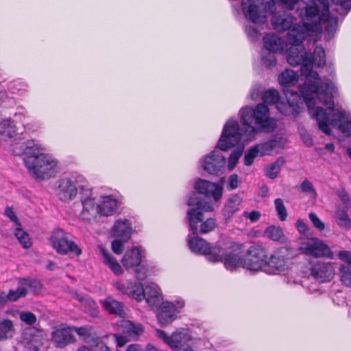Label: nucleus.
<instances>
[{
    "instance_id": "f257e3e1",
    "label": "nucleus",
    "mask_w": 351,
    "mask_h": 351,
    "mask_svg": "<svg viewBox=\"0 0 351 351\" xmlns=\"http://www.w3.org/2000/svg\"><path fill=\"white\" fill-rule=\"evenodd\" d=\"M327 11V4L324 0H313L308 4L305 10L300 12L302 26L294 27L289 32L287 43L274 34L264 36V49L272 52L287 51V59L289 64H301V75L305 82L300 90L305 101L308 112L315 119L319 128L323 132H328L326 120H329L330 113L334 117L329 123H337V120L346 119L350 123L351 116L343 112L334 110L333 97L337 92L334 82L330 80L322 81L318 73L313 71V65L317 67L325 64V51L322 47L317 46L313 55H308L302 42L306 39L316 42L322 35L321 23L324 21Z\"/></svg>"
},
{
    "instance_id": "f03ea898",
    "label": "nucleus",
    "mask_w": 351,
    "mask_h": 351,
    "mask_svg": "<svg viewBox=\"0 0 351 351\" xmlns=\"http://www.w3.org/2000/svg\"><path fill=\"white\" fill-rule=\"evenodd\" d=\"M114 286L123 294L128 295L138 302L145 299L147 305L152 308H157L161 304L157 317L159 323L162 326L168 325L174 321L176 315L182 311L185 305L184 301L181 298L174 302H162L160 289L154 282H147L143 287L141 283L120 280L115 282Z\"/></svg>"
},
{
    "instance_id": "7ed1b4c3",
    "label": "nucleus",
    "mask_w": 351,
    "mask_h": 351,
    "mask_svg": "<svg viewBox=\"0 0 351 351\" xmlns=\"http://www.w3.org/2000/svg\"><path fill=\"white\" fill-rule=\"evenodd\" d=\"M45 150L43 145L34 140L19 143L13 148L15 155H25L24 162L29 173L41 180L54 176L59 170L58 160Z\"/></svg>"
},
{
    "instance_id": "20e7f679",
    "label": "nucleus",
    "mask_w": 351,
    "mask_h": 351,
    "mask_svg": "<svg viewBox=\"0 0 351 351\" xmlns=\"http://www.w3.org/2000/svg\"><path fill=\"white\" fill-rule=\"evenodd\" d=\"M241 244L234 243L226 250L224 265L227 269L233 271L242 267L252 271H263L267 265L265 250L260 246H252L245 260L242 258Z\"/></svg>"
},
{
    "instance_id": "39448f33",
    "label": "nucleus",
    "mask_w": 351,
    "mask_h": 351,
    "mask_svg": "<svg viewBox=\"0 0 351 351\" xmlns=\"http://www.w3.org/2000/svg\"><path fill=\"white\" fill-rule=\"evenodd\" d=\"M239 114L242 128L239 126V129L244 139L253 140L260 130L271 131L276 128V121L270 117L269 109L265 104H258L254 109L247 106L243 108Z\"/></svg>"
},
{
    "instance_id": "423d86ee",
    "label": "nucleus",
    "mask_w": 351,
    "mask_h": 351,
    "mask_svg": "<svg viewBox=\"0 0 351 351\" xmlns=\"http://www.w3.org/2000/svg\"><path fill=\"white\" fill-rule=\"evenodd\" d=\"M187 204L189 206H193L188 210L187 218L190 230L194 234H206L215 228V220L210 218L203 221L202 213V211L213 210L214 205L213 204L201 199L199 195L195 193L189 197Z\"/></svg>"
},
{
    "instance_id": "0eeeda50",
    "label": "nucleus",
    "mask_w": 351,
    "mask_h": 351,
    "mask_svg": "<svg viewBox=\"0 0 351 351\" xmlns=\"http://www.w3.org/2000/svg\"><path fill=\"white\" fill-rule=\"evenodd\" d=\"M244 136L239 132V124L237 121L230 119L224 125L222 134L218 141V147L221 150L237 146L235 150L230 156L228 160V168L232 170L236 166L239 158L241 157L245 146V143L252 141L244 139Z\"/></svg>"
},
{
    "instance_id": "6e6552de",
    "label": "nucleus",
    "mask_w": 351,
    "mask_h": 351,
    "mask_svg": "<svg viewBox=\"0 0 351 351\" xmlns=\"http://www.w3.org/2000/svg\"><path fill=\"white\" fill-rule=\"evenodd\" d=\"M78 191L80 194L85 192L86 195H89L90 193L87 180L77 173L66 175L58 181L57 195L62 202H69L74 199Z\"/></svg>"
},
{
    "instance_id": "1a4fd4ad",
    "label": "nucleus",
    "mask_w": 351,
    "mask_h": 351,
    "mask_svg": "<svg viewBox=\"0 0 351 351\" xmlns=\"http://www.w3.org/2000/svg\"><path fill=\"white\" fill-rule=\"evenodd\" d=\"M313 0H311L308 3H306V6L308 4H310ZM324 2L327 4V12L326 14V17L324 21H322L321 28L322 29V25H324L326 36L328 39H330L332 37L334 33L336 31L337 26V19L336 17L333 16H330L328 12V0H324ZM306 8L300 9L298 11V16H300V12L302 10H305ZM300 17V16H299ZM300 19V21L298 23H295V18L291 15L284 14L282 16H274L271 19V23L273 27L277 31H285L287 29H289V31L293 29L294 27H297L299 25L302 26V21Z\"/></svg>"
},
{
    "instance_id": "9d476101",
    "label": "nucleus",
    "mask_w": 351,
    "mask_h": 351,
    "mask_svg": "<svg viewBox=\"0 0 351 351\" xmlns=\"http://www.w3.org/2000/svg\"><path fill=\"white\" fill-rule=\"evenodd\" d=\"M242 10L247 19L254 24L261 25L267 21V16L273 14L276 8L274 1L243 0Z\"/></svg>"
},
{
    "instance_id": "9b49d317",
    "label": "nucleus",
    "mask_w": 351,
    "mask_h": 351,
    "mask_svg": "<svg viewBox=\"0 0 351 351\" xmlns=\"http://www.w3.org/2000/svg\"><path fill=\"white\" fill-rule=\"evenodd\" d=\"M285 95L287 103L278 101V92L274 89H269L265 92L263 100L268 104H276V108L283 114L295 117L300 111L302 98L297 93L293 92L287 91Z\"/></svg>"
},
{
    "instance_id": "f8f14e48",
    "label": "nucleus",
    "mask_w": 351,
    "mask_h": 351,
    "mask_svg": "<svg viewBox=\"0 0 351 351\" xmlns=\"http://www.w3.org/2000/svg\"><path fill=\"white\" fill-rule=\"evenodd\" d=\"M286 144V140L281 136H276L273 139L256 145L250 148L245 154L244 162L246 165L253 163L254 159L259 156L272 155L282 149Z\"/></svg>"
},
{
    "instance_id": "ddd939ff",
    "label": "nucleus",
    "mask_w": 351,
    "mask_h": 351,
    "mask_svg": "<svg viewBox=\"0 0 351 351\" xmlns=\"http://www.w3.org/2000/svg\"><path fill=\"white\" fill-rule=\"evenodd\" d=\"M188 245L193 252L206 255L208 259L214 263L224 262L226 250L228 248V247L223 248L218 245L211 246L206 241L197 237L189 238Z\"/></svg>"
},
{
    "instance_id": "4468645a",
    "label": "nucleus",
    "mask_w": 351,
    "mask_h": 351,
    "mask_svg": "<svg viewBox=\"0 0 351 351\" xmlns=\"http://www.w3.org/2000/svg\"><path fill=\"white\" fill-rule=\"evenodd\" d=\"M156 335L162 339L169 347L173 349H178L183 351H193V341L189 331L181 328L168 336L164 331L156 330Z\"/></svg>"
},
{
    "instance_id": "2eb2a0df",
    "label": "nucleus",
    "mask_w": 351,
    "mask_h": 351,
    "mask_svg": "<svg viewBox=\"0 0 351 351\" xmlns=\"http://www.w3.org/2000/svg\"><path fill=\"white\" fill-rule=\"evenodd\" d=\"M49 243L60 254H73L79 256L82 254L80 247L73 241L69 239L68 234L62 229L53 231L49 238Z\"/></svg>"
},
{
    "instance_id": "dca6fc26",
    "label": "nucleus",
    "mask_w": 351,
    "mask_h": 351,
    "mask_svg": "<svg viewBox=\"0 0 351 351\" xmlns=\"http://www.w3.org/2000/svg\"><path fill=\"white\" fill-rule=\"evenodd\" d=\"M299 250L303 254L315 258H333V253L330 248L324 241L317 238H311L302 241Z\"/></svg>"
},
{
    "instance_id": "f3484780",
    "label": "nucleus",
    "mask_w": 351,
    "mask_h": 351,
    "mask_svg": "<svg viewBox=\"0 0 351 351\" xmlns=\"http://www.w3.org/2000/svg\"><path fill=\"white\" fill-rule=\"evenodd\" d=\"M289 267V261L285 258L282 249L275 252L269 259L267 258L265 272L269 274H280L287 271Z\"/></svg>"
},
{
    "instance_id": "a211bd4d",
    "label": "nucleus",
    "mask_w": 351,
    "mask_h": 351,
    "mask_svg": "<svg viewBox=\"0 0 351 351\" xmlns=\"http://www.w3.org/2000/svg\"><path fill=\"white\" fill-rule=\"evenodd\" d=\"M201 163L204 171L210 174H217L225 167L226 160L219 151H213L206 156Z\"/></svg>"
},
{
    "instance_id": "6ab92c4d",
    "label": "nucleus",
    "mask_w": 351,
    "mask_h": 351,
    "mask_svg": "<svg viewBox=\"0 0 351 351\" xmlns=\"http://www.w3.org/2000/svg\"><path fill=\"white\" fill-rule=\"evenodd\" d=\"M40 288L41 284L38 280L23 279L20 281L16 290H11L8 294L5 293V301L6 302L16 301L19 298L25 296L27 291H37Z\"/></svg>"
},
{
    "instance_id": "aec40b11",
    "label": "nucleus",
    "mask_w": 351,
    "mask_h": 351,
    "mask_svg": "<svg viewBox=\"0 0 351 351\" xmlns=\"http://www.w3.org/2000/svg\"><path fill=\"white\" fill-rule=\"evenodd\" d=\"M80 199L83 208L80 214V217L82 220L89 221L95 218L97 214H100L99 206L95 202L91 190L89 195H86L85 192L80 193Z\"/></svg>"
},
{
    "instance_id": "412c9836",
    "label": "nucleus",
    "mask_w": 351,
    "mask_h": 351,
    "mask_svg": "<svg viewBox=\"0 0 351 351\" xmlns=\"http://www.w3.org/2000/svg\"><path fill=\"white\" fill-rule=\"evenodd\" d=\"M72 328L65 324L56 327L51 333V341L56 347L64 348L75 341Z\"/></svg>"
},
{
    "instance_id": "4be33fe9",
    "label": "nucleus",
    "mask_w": 351,
    "mask_h": 351,
    "mask_svg": "<svg viewBox=\"0 0 351 351\" xmlns=\"http://www.w3.org/2000/svg\"><path fill=\"white\" fill-rule=\"evenodd\" d=\"M195 189L199 193L204 194L207 197H212L218 201L222 195V183L215 184L204 180H199L195 184Z\"/></svg>"
},
{
    "instance_id": "5701e85b",
    "label": "nucleus",
    "mask_w": 351,
    "mask_h": 351,
    "mask_svg": "<svg viewBox=\"0 0 351 351\" xmlns=\"http://www.w3.org/2000/svg\"><path fill=\"white\" fill-rule=\"evenodd\" d=\"M311 275L320 282L330 280L335 275L333 264L319 262L312 267Z\"/></svg>"
},
{
    "instance_id": "b1692460",
    "label": "nucleus",
    "mask_w": 351,
    "mask_h": 351,
    "mask_svg": "<svg viewBox=\"0 0 351 351\" xmlns=\"http://www.w3.org/2000/svg\"><path fill=\"white\" fill-rule=\"evenodd\" d=\"M98 252L101 256L102 263L116 276L122 275L123 269L117 258L103 246H98Z\"/></svg>"
},
{
    "instance_id": "393cba45",
    "label": "nucleus",
    "mask_w": 351,
    "mask_h": 351,
    "mask_svg": "<svg viewBox=\"0 0 351 351\" xmlns=\"http://www.w3.org/2000/svg\"><path fill=\"white\" fill-rule=\"evenodd\" d=\"M141 250L138 247H133L125 252L121 263L126 269H130L140 265L141 262Z\"/></svg>"
},
{
    "instance_id": "a878e982",
    "label": "nucleus",
    "mask_w": 351,
    "mask_h": 351,
    "mask_svg": "<svg viewBox=\"0 0 351 351\" xmlns=\"http://www.w3.org/2000/svg\"><path fill=\"white\" fill-rule=\"evenodd\" d=\"M132 233V226L126 219L117 220L112 230V235L114 238H120L123 241H128Z\"/></svg>"
},
{
    "instance_id": "bb28decb",
    "label": "nucleus",
    "mask_w": 351,
    "mask_h": 351,
    "mask_svg": "<svg viewBox=\"0 0 351 351\" xmlns=\"http://www.w3.org/2000/svg\"><path fill=\"white\" fill-rule=\"evenodd\" d=\"M118 326L123 332L131 339H136L143 332V328L141 324H134L129 320L121 319Z\"/></svg>"
},
{
    "instance_id": "cd10ccee",
    "label": "nucleus",
    "mask_w": 351,
    "mask_h": 351,
    "mask_svg": "<svg viewBox=\"0 0 351 351\" xmlns=\"http://www.w3.org/2000/svg\"><path fill=\"white\" fill-rule=\"evenodd\" d=\"M348 210L342 208L341 204L336 206L335 217L337 225L346 230H351V218L348 215Z\"/></svg>"
},
{
    "instance_id": "c85d7f7f",
    "label": "nucleus",
    "mask_w": 351,
    "mask_h": 351,
    "mask_svg": "<svg viewBox=\"0 0 351 351\" xmlns=\"http://www.w3.org/2000/svg\"><path fill=\"white\" fill-rule=\"evenodd\" d=\"M241 199L238 195H234L229 199L223 210V214L226 219H230L237 211L239 210Z\"/></svg>"
},
{
    "instance_id": "c756f323",
    "label": "nucleus",
    "mask_w": 351,
    "mask_h": 351,
    "mask_svg": "<svg viewBox=\"0 0 351 351\" xmlns=\"http://www.w3.org/2000/svg\"><path fill=\"white\" fill-rule=\"evenodd\" d=\"M102 305L103 307L110 313L119 315L121 317H123L124 311L122 304L114 300L112 298H107L102 302Z\"/></svg>"
},
{
    "instance_id": "7c9ffc66",
    "label": "nucleus",
    "mask_w": 351,
    "mask_h": 351,
    "mask_svg": "<svg viewBox=\"0 0 351 351\" xmlns=\"http://www.w3.org/2000/svg\"><path fill=\"white\" fill-rule=\"evenodd\" d=\"M99 206V212L101 215L108 216L112 215L117 208V202L111 196H104L102 197V202Z\"/></svg>"
},
{
    "instance_id": "2f4dec72",
    "label": "nucleus",
    "mask_w": 351,
    "mask_h": 351,
    "mask_svg": "<svg viewBox=\"0 0 351 351\" xmlns=\"http://www.w3.org/2000/svg\"><path fill=\"white\" fill-rule=\"evenodd\" d=\"M75 298L82 303L84 311L93 317L98 315V308L95 302L89 298L84 297L78 293H75Z\"/></svg>"
},
{
    "instance_id": "473e14b6",
    "label": "nucleus",
    "mask_w": 351,
    "mask_h": 351,
    "mask_svg": "<svg viewBox=\"0 0 351 351\" xmlns=\"http://www.w3.org/2000/svg\"><path fill=\"white\" fill-rule=\"evenodd\" d=\"M16 133V126L8 118H0V134L5 138H12Z\"/></svg>"
},
{
    "instance_id": "72a5a7b5",
    "label": "nucleus",
    "mask_w": 351,
    "mask_h": 351,
    "mask_svg": "<svg viewBox=\"0 0 351 351\" xmlns=\"http://www.w3.org/2000/svg\"><path fill=\"white\" fill-rule=\"evenodd\" d=\"M298 80V74L293 70L287 69L278 76V82L284 86H291Z\"/></svg>"
},
{
    "instance_id": "f704fd0d",
    "label": "nucleus",
    "mask_w": 351,
    "mask_h": 351,
    "mask_svg": "<svg viewBox=\"0 0 351 351\" xmlns=\"http://www.w3.org/2000/svg\"><path fill=\"white\" fill-rule=\"evenodd\" d=\"M264 236L276 241L283 242L285 239V236L282 228L276 226H271L267 227L264 232Z\"/></svg>"
},
{
    "instance_id": "c9c22d12",
    "label": "nucleus",
    "mask_w": 351,
    "mask_h": 351,
    "mask_svg": "<svg viewBox=\"0 0 351 351\" xmlns=\"http://www.w3.org/2000/svg\"><path fill=\"white\" fill-rule=\"evenodd\" d=\"M14 333L13 324L10 320L3 319L0 321V340L12 337Z\"/></svg>"
},
{
    "instance_id": "e433bc0d",
    "label": "nucleus",
    "mask_w": 351,
    "mask_h": 351,
    "mask_svg": "<svg viewBox=\"0 0 351 351\" xmlns=\"http://www.w3.org/2000/svg\"><path fill=\"white\" fill-rule=\"evenodd\" d=\"M14 235L24 248H29L32 246V243L29 234L20 226L16 228Z\"/></svg>"
},
{
    "instance_id": "4c0bfd02",
    "label": "nucleus",
    "mask_w": 351,
    "mask_h": 351,
    "mask_svg": "<svg viewBox=\"0 0 351 351\" xmlns=\"http://www.w3.org/2000/svg\"><path fill=\"white\" fill-rule=\"evenodd\" d=\"M77 351H111L109 348L101 341L94 340L89 346H82Z\"/></svg>"
},
{
    "instance_id": "58836bf2",
    "label": "nucleus",
    "mask_w": 351,
    "mask_h": 351,
    "mask_svg": "<svg viewBox=\"0 0 351 351\" xmlns=\"http://www.w3.org/2000/svg\"><path fill=\"white\" fill-rule=\"evenodd\" d=\"M340 274L342 283L347 287H351V265H342Z\"/></svg>"
},
{
    "instance_id": "ea45409f",
    "label": "nucleus",
    "mask_w": 351,
    "mask_h": 351,
    "mask_svg": "<svg viewBox=\"0 0 351 351\" xmlns=\"http://www.w3.org/2000/svg\"><path fill=\"white\" fill-rule=\"evenodd\" d=\"M275 53L276 52L263 50L262 60L265 66L271 67L276 64V60L274 55Z\"/></svg>"
},
{
    "instance_id": "a19ab883",
    "label": "nucleus",
    "mask_w": 351,
    "mask_h": 351,
    "mask_svg": "<svg viewBox=\"0 0 351 351\" xmlns=\"http://www.w3.org/2000/svg\"><path fill=\"white\" fill-rule=\"evenodd\" d=\"M282 163V162H280L279 160H278L274 163L268 165L266 168L267 176L271 179L276 178L280 171Z\"/></svg>"
},
{
    "instance_id": "79ce46f5",
    "label": "nucleus",
    "mask_w": 351,
    "mask_h": 351,
    "mask_svg": "<svg viewBox=\"0 0 351 351\" xmlns=\"http://www.w3.org/2000/svg\"><path fill=\"white\" fill-rule=\"evenodd\" d=\"M274 204L279 219L281 221L285 220L287 216V213L283 201L281 199L278 198L275 200Z\"/></svg>"
},
{
    "instance_id": "37998d69",
    "label": "nucleus",
    "mask_w": 351,
    "mask_h": 351,
    "mask_svg": "<svg viewBox=\"0 0 351 351\" xmlns=\"http://www.w3.org/2000/svg\"><path fill=\"white\" fill-rule=\"evenodd\" d=\"M19 315L20 319L27 325H32L36 322V317L32 313L21 311Z\"/></svg>"
},
{
    "instance_id": "c03bdc74",
    "label": "nucleus",
    "mask_w": 351,
    "mask_h": 351,
    "mask_svg": "<svg viewBox=\"0 0 351 351\" xmlns=\"http://www.w3.org/2000/svg\"><path fill=\"white\" fill-rule=\"evenodd\" d=\"M127 241H123L120 238H115L112 242V249L117 254H121L123 250V244Z\"/></svg>"
},
{
    "instance_id": "a18cd8bd",
    "label": "nucleus",
    "mask_w": 351,
    "mask_h": 351,
    "mask_svg": "<svg viewBox=\"0 0 351 351\" xmlns=\"http://www.w3.org/2000/svg\"><path fill=\"white\" fill-rule=\"evenodd\" d=\"M301 189L303 192L307 193L312 197H315V191L313 186L308 180H304L301 184Z\"/></svg>"
},
{
    "instance_id": "49530a36",
    "label": "nucleus",
    "mask_w": 351,
    "mask_h": 351,
    "mask_svg": "<svg viewBox=\"0 0 351 351\" xmlns=\"http://www.w3.org/2000/svg\"><path fill=\"white\" fill-rule=\"evenodd\" d=\"M338 195L341 200L343 205H341L342 208H345L346 210H349L351 208L350 203V199L348 194L345 191H339Z\"/></svg>"
},
{
    "instance_id": "de8ad7c7",
    "label": "nucleus",
    "mask_w": 351,
    "mask_h": 351,
    "mask_svg": "<svg viewBox=\"0 0 351 351\" xmlns=\"http://www.w3.org/2000/svg\"><path fill=\"white\" fill-rule=\"evenodd\" d=\"M309 219L315 228H316L319 230H323L324 229V223L319 219V217L315 214L310 213Z\"/></svg>"
},
{
    "instance_id": "09e8293b",
    "label": "nucleus",
    "mask_w": 351,
    "mask_h": 351,
    "mask_svg": "<svg viewBox=\"0 0 351 351\" xmlns=\"http://www.w3.org/2000/svg\"><path fill=\"white\" fill-rule=\"evenodd\" d=\"M111 337H112V340L114 341L117 343V346L118 347H122L128 341H129V339L127 338V337H128V336L125 337V336H123V335H117V334H114V335H111Z\"/></svg>"
},
{
    "instance_id": "8fccbe9b",
    "label": "nucleus",
    "mask_w": 351,
    "mask_h": 351,
    "mask_svg": "<svg viewBox=\"0 0 351 351\" xmlns=\"http://www.w3.org/2000/svg\"><path fill=\"white\" fill-rule=\"evenodd\" d=\"M72 328V334L73 335L75 332L77 333L79 336L86 337L90 333L89 329L86 327H71Z\"/></svg>"
},
{
    "instance_id": "3c124183",
    "label": "nucleus",
    "mask_w": 351,
    "mask_h": 351,
    "mask_svg": "<svg viewBox=\"0 0 351 351\" xmlns=\"http://www.w3.org/2000/svg\"><path fill=\"white\" fill-rule=\"evenodd\" d=\"M340 259L345 261L343 265H351V253L348 251H341L338 254Z\"/></svg>"
},
{
    "instance_id": "603ef678",
    "label": "nucleus",
    "mask_w": 351,
    "mask_h": 351,
    "mask_svg": "<svg viewBox=\"0 0 351 351\" xmlns=\"http://www.w3.org/2000/svg\"><path fill=\"white\" fill-rule=\"evenodd\" d=\"M244 216L246 218L250 219L252 222H254V221H258L260 219L261 214L258 211H253L251 213L245 212Z\"/></svg>"
},
{
    "instance_id": "864d4df0",
    "label": "nucleus",
    "mask_w": 351,
    "mask_h": 351,
    "mask_svg": "<svg viewBox=\"0 0 351 351\" xmlns=\"http://www.w3.org/2000/svg\"><path fill=\"white\" fill-rule=\"evenodd\" d=\"M5 215L10 218L11 221L14 222L17 226H20V223L18 221L17 217L10 208H7L5 210Z\"/></svg>"
},
{
    "instance_id": "5fc2aeb1",
    "label": "nucleus",
    "mask_w": 351,
    "mask_h": 351,
    "mask_svg": "<svg viewBox=\"0 0 351 351\" xmlns=\"http://www.w3.org/2000/svg\"><path fill=\"white\" fill-rule=\"evenodd\" d=\"M239 183L238 177L237 175H232L228 179V185L230 189H234L237 187Z\"/></svg>"
},
{
    "instance_id": "6e6d98bb",
    "label": "nucleus",
    "mask_w": 351,
    "mask_h": 351,
    "mask_svg": "<svg viewBox=\"0 0 351 351\" xmlns=\"http://www.w3.org/2000/svg\"><path fill=\"white\" fill-rule=\"evenodd\" d=\"M336 3L339 4L341 8L349 10L351 7V0H334Z\"/></svg>"
},
{
    "instance_id": "4d7b16f0",
    "label": "nucleus",
    "mask_w": 351,
    "mask_h": 351,
    "mask_svg": "<svg viewBox=\"0 0 351 351\" xmlns=\"http://www.w3.org/2000/svg\"><path fill=\"white\" fill-rule=\"evenodd\" d=\"M247 34L252 38H256L259 35L258 31L254 28L252 25H249L246 27Z\"/></svg>"
},
{
    "instance_id": "13d9d810",
    "label": "nucleus",
    "mask_w": 351,
    "mask_h": 351,
    "mask_svg": "<svg viewBox=\"0 0 351 351\" xmlns=\"http://www.w3.org/2000/svg\"><path fill=\"white\" fill-rule=\"evenodd\" d=\"M282 4L288 9H293L299 0H280Z\"/></svg>"
},
{
    "instance_id": "bf43d9fd",
    "label": "nucleus",
    "mask_w": 351,
    "mask_h": 351,
    "mask_svg": "<svg viewBox=\"0 0 351 351\" xmlns=\"http://www.w3.org/2000/svg\"><path fill=\"white\" fill-rule=\"evenodd\" d=\"M298 231L301 233H306L308 230V226L302 221L298 220L296 223Z\"/></svg>"
},
{
    "instance_id": "052dcab7",
    "label": "nucleus",
    "mask_w": 351,
    "mask_h": 351,
    "mask_svg": "<svg viewBox=\"0 0 351 351\" xmlns=\"http://www.w3.org/2000/svg\"><path fill=\"white\" fill-rule=\"evenodd\" d=\"M145 276V269L143 267H140L136 270V277L138 280H144Z\"/></svg>"
},
{
    "instance_id": "680f3d73",
    "label": "nucleus",
    "mask_w": 351,
    "mask_h": 351,
    "mask_svg": "<svg viewBox=\"0 0 351 351\" xmlns=\"http://www.w3.org/2000/svg\"><path fill=\"white\" fill-rule=\"evenodd\" d=\"M126 351H143V350L140 345L131 344L127 348Z\"/></svg>"
},
{
    "instance_id": "e2e57ef3",
    "label": "nucleus",
    "mask_w": 351,
    "mask_h": 351,
    "mask_svg": "<svg viewBox=\"0 0 351 351\" xmlns=\"http://www.w3.org/2000/svg\"><path fill=\"white\" fill-rule=\"evenodd\" d=\"M16 117H19L20 121L24 122V120L26 118V112L25 111H19L15 113Z\"/></svg>"
},
{
    "instance_id": "0e129e2a",
    "label": "nucleus",
    "mask_w": 351,
    "mask_h": 351,
    "mask_svg": "<svg viewBox=\"0 0 351 351\" xmlns=\"http://www.w3.org/2000/svg\"><path fill=\"white\" fill-rule=\"evenodd\" d=\"M6 303L5 293L0 291V306Z\"/></svg>"
},
{
    "instance_id": "69168bd1",
    "label": "nucleus",
    "mask_w": 351,
    "mask_h": 351,
    "mask_svg": "<svg viewBox=\"0 0 351 351\" xmlns=\"http://www.w3.org/2000/svg\"><path fill=\"white\" fill-rule=\"evenodd\" d=\"M46 267L49 270H54L56 267V264L51 261H49Z\"/></svg>"
},
{
    "instance_id": "338daca9",
    "label": "nucleus",
    "mask_w": 351,
    "mask_h": 351,
    "mask_svg": "<svg viewBox=\"0 0 351 351\" xmlns=\"http://www.w3.org/2000/svg\"><path fill=\"white\" fill-rule=\"evenodd\" d=\"M145 351H158L154 346L148 344L145 348Z\"/></svg>"
},
{
    "instance_id": "774afa93",
    "label": "nucleus",
    "mask_w": 351,
    "mask_h": 351,
    "mask_svg": "<svg viewBox=\"0 0 351 351\" xmlns=\"http://www.w3.org/2000/svg\"><path fill=\"white\" fill-rule=\"evenodd\" d=\"M326 149H327L328 150L330 151V152H333L334 149H335V146L332 143H328L325 146Z\"/></svg>"
}]
</instances>
